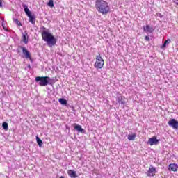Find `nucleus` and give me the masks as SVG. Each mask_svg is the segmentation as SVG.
<instances>
[{"label": "nucleus", "instance_id": "1", "mask_svg": "<svg viewBox=\"0 0 178 178\" xmlns=\"http://www.w3.org/2000/svg\"><path fill=\"white\" fill-rule=\"evenodd\" d=\"M40 30L42 31V38L44 42H47L49 47H54V45L56 44L58 39H56V38L49 32V29L45 28V26H42Z\"/></svg>", "mask_w": 178, "mask_h": 178}, {"label": "nucleus", "instance_id": "2", "mask_svg": "<svg viewBox=\"0 0 178 178\" xmlns=\"http://www.w3.org/2000/svg\"><path fill=\"white\" fill-rule=\"evenodd\" d=\"M95 8L102 15H107L111 11L109 3L104 0H97L95 2Z\"/></svg>", "mask_w": 178, "mask_h": 178}, {"label": "nucleus", "instance_id": "3", "mask_svg": "<svg viewBox=\"0 0 178 178\" xmlns=\"http://www.w3.org/2000/svg\"><path fill=\"white\" fill-rule=\"evenodd\" d=\"M22 8H24V11L29 19V22L32 24H35V15L31 14V11L29 9V6L26 4H22Z\"/></svg>", "mask_w": 178, "mask_h": 178}, {"label": "nucleus", "instance_id": "4", "mask_svg": "<svg viewBox=\"0 0 178 178\" xmlns=\"http://www.w3.org/2000/svg\"><path fill=\"white\" fill-rule=\"evenodd\" d=\"M104 65H105V61L104 60V58L101 57V54L96 56V62L94 64V67L96 69H102Z\"/></svg>", "mask_w": 178, "mask_h": 178}, {"label": "nucleus", "instance_id": "5", "mask_svg": "<svg viewBox=\"0 0 178 178\" xmlns=\"http://www.w3.org/2000/svg\"><path fill=\"white\" fill-rule=\"evenodd\" d=\"M48 80H49V78H48V76L35 77V82L38 83L40 86V87H45V86H48Z\"/></svg>", "mask_w": 178, "mask_h": 178}, {"label": "nucleus", "instance_id": "6", "mask_svg": "<svg viewBox=\"0 0 178 178\" xmlns=\"http://www.w3.org/2000/svg\"><path fill=\"white\" fill-rule=\"evenodd\" d=\"M19 49H22L23 55H24V58L26 59H31V55L30 54V51L27 50V49L23 46H19L17 50L18 54H20V51Z\"/></svg>", "mask_w": 178, "mask_h": 178}, {"label": "nucleus", "instance_id": "7", "mask_svg": "<svg viewBox=\"0 0 178 178\" xmlns=\"http://www.w3.org/2000/svg\"><path fill=\"white\" fill-rule=\"evenodd\" d=\"M156 168H155L154 166L150 165V167L149 168V170L147 172V176H148L149 177H154L155 176V174L156 173Z\"/></svg>", "mask_w": 178, "mask_h": 178}, {"label": "nucleus", "instance_id": "8", "mask_svg": "<svg viewBox=\"0 0 178 178\" xmlns=\"http://www.w3.org/2000/svg\"><path fill=\"white\" fill-rule=\"evenodd\" d=\"M147 144L149 145H158V144H159V140L157 139L155 136H153L149 138Z\"/></svg>", "mask_w": 178, "mask_h": 178}, {"label": "nucleus", "instance_id": "9", "mask_svg": "<svg viewBox=\"0 0 178 178\" xmlns=\"http://www.w3.org/2000/svg\"><path fill=\"white\" fill-rule=\"evenodd\" d=\"M168 125L172 127V129H177L178 128V121L176 120L175 118H172L168 122Z\"/></svg>", "mask_w": 178, "mask_h": 178}, {"label": "nucleus", "instance_id": "10", "mask_svg": "<svg viewBox=\"0 0 178 178\" xmlns=\"http://www.w3.org/2000/svg\"><path fill=\"white\" fill-rule=\"evenodd\" d=\"M143 31L145 33H148V34H151L152 33H154V27L149 26V25H146L143 26Z\"/></svg>", "mask_w": 178, "mask_h": 178}, {"label": "nucleus", "instance_id": "11", "mask_svg": "<svg viewBox=\"0 0 178 178\" xmlns=\"http://www.w3.org/2000/svg\"><path fill=\"white\" fill-rule=\"evenodd\" d=\"M116 102H118V104H119V105H122V106H124V104H126L124 99H123V97H122V95H120L117 96Z\"/></svg>", "mask_w": 178, "mask_h": 178}, {"label": "nucleus", "instance_id": "12", "mask_svg": "<svg viewBox=\"0 0 178 178\" xmlns=\"http://www.w3.org/2000/svg\"><path fill=\"white\" fill-rule=\"evenodd\" d=\"M74 130H76L78 133H86V130L81 127V125L76 124L74 127Z\"/></svg>", "mask_w": 178, "mask_h": 178}, {"label": "nucleus", "instance_id": "13", "mask_svg": "<svg viewBox=\"0 0 178 178\" xmlns=\"http://www.w3.org/2000/svg\"><path fill=\"white\" fill-rule=\"evenodd\" d=\"M67 175L70 176L71 178H76L77 177V175H76V171L70 170L67 171Z\"/></svg>", "mask_w": 178, "mask_h": 178}, {"label": "nucleus", "instance_id": "14", "mask_svg": "<svg viewBox=\"0 0 178 178\" xmlns=\"http://www.w3.org/2000/svg\"><path fill=\"white\" fill-rule=\"evenodd\" d=\"M169 169L170 170H172V172H177V169H178V165H177V164H175V163L170 164Z\"/></svg>", "mask_w": 178, "mask_h": 178}, {"label": "nucleus", "instance_id": "15", "mask_svg": "<svg viewBox=\"0 0 178 178\" xmlns=\"http://www.w3.org/2000/svg\"><path fill=\"white\" fill-rule=\"evenodd\" d=\"M48 79H47V81L49 86H54L55 83H56V79L55 78H50L48 76Z\"/></svg>", "mask_w": 178, "mask_h": 178}, {"label": "nucleus", "instance_id": "16", "mask_svg": "<svg viewBox=\"0 0 178 178\" xmlns=\"http://www.w3.org/2000/svg\"><path fill=\"white\" fill-rule=\"evenodd\" d=\"M22 40L24 44H29V38H27V33H23Z\"/></svg>", "mask_w": 178, "mask_h": 178}, {"label": "nucleus", "instance_id": "17", "mask_svg": "<svg viewBox=\"0 0 178 178\" xmlns=\"http://www.w3.org/2000/svg\"><path fill=\"white\" fill-rule=\"evenodd\" d=\"M136 137H137V134H133L132 135H128L127 138L129 141H134V140H136Z\"/></svg>", "mask_w": 178, "mask_h": 178}, {"label": "nucleus", "instance_id": "18", "mask_svg": "<svg viewBox=\"0 0 178 178\" xmlns=\"http://www.w3.org/2000/svg\"><path fill=\"white\" fill-rule=\"evenodd\" d=\"M58 102L61 104V105H67V100L63 99V98H60L58 99Z\"/></svg>", "mask_w": 178, "mask_h": 178}, {"label": "nucleus", "instance_id": "19", "mask_svg": "<svg viewBox=\"0 0 178 178\" xmlns=\"http://www.w3.org/2000/svg\"><path fill=\"white\" fill-rule=\"evenodd\" d=\"M2 127L6 131H8V130H9V125H8V122H3Z\"/></svg>", "mask_w": 178, "mask_h": 178}, {"label": "nucleus", "instance_id": "20", "mask_svg": "<svg viewBox=\"0 0 178 178\" xmlns=\"http://www.w3.org/2000/svg\"><path fill=\"white\" fill-rule=\"evenodd\" d=\"M170 42H171L170 39L165 40L163 44V45L161 46L162 49H163V48H166V45H168V44H170Z\"/></svg>", "mask_w": 178, "mask_h": 178}, {"label": "nucleus", "instance_id": "21", "mask_svg": "<svg viewBox=\"0 0 178 178\" xmlns=\"http://www.w3.org/2000/svg\"><path fill=\"white\" fill-rule=\"evenodd\" d=\"M36 141L39 147H42V140H41V138H40V137L36 136Z\"/></svg>", "mask_w": 178, "mask_h": 178}, {"label": "nucleus", "instance_id": "22", "mask_svg": "<svg viewBox=\"0 0 178 178\" xmlns=\"http://www.w3.org/2000/svg\"><path fill=\"white\" fill-rule=\"evenodd\" d=\"M47 5L49 8H54V0H49Z\"/></svg>", "mask_w": 178, "mask_h": 178}, {"label": "nucleus", "instance_id": "23", "mask_svg": "<svg viewBox=\"0 0 178 178\" xmlns=\"http://www.w3.org/2000/svg\"><path fill=\"white\" fill-rule=\"evenodd\" d=\"M14 22L17 26H20L22 24V23H20V21H19V19H14Z\"/></svg>", "mask_w": 178, "mask_h": 178}, {"label": "nucleus", "instance_id": "24", "mask_svg": "<svg viewBox=\"0 0 178 178\" xmlns=\"http://www.w3.org/2000/svg\"><path fill=\"white\" fill-rule=\"evenodd\" d=\"M1 26L3 29V30H5L6 31H8V30L6 29V25H5V22L4 21L2 22Z\"/></svg>", "mask_w": 178, "mask_h": 178}, {"label": "nucleus", "instance_id": "25", "mask_svg": "<svg viewBox=\"0 0 178 178\" xmlns=\"http://www.w3.org/2000/svg\"><path fill=\"white\" fill-rule=\"evenodd\" d=\"M156 16H158L159 17H161V19H162V17H163V15L162 14H161L160 13H157Z\"/></svg>", "mask_w": 178, "mask_h": 178}, {"label": "nucleus", "instance_id": "26", "mask_svg": "<svg viewBox=\"0 0 178 178\" xmlns=\"http://www.w3.org/2000/svg\"><path fill=\"white\" fill-rule=\"evenodd\" d=\"M145 41H150V39H149V36H145Z\"/></svg>", "mask_w": 178, "mask_h": 178}, {"label": "nucleus", "instance_id": "27", "mask_svg": "<svg viewBox=\"0 0 178 178\" xmlns=\"http://www.w3.org/2000/svg\"><path fill=\"white\" fill-rule=\"evenodd\" d=\"M173 2L175 5L178 6V0H173Z\"/></svg>", "mask_w": 178, "mask_h": 178}, {"label": "nucleus", "instance_id": "28", "mask_svg": "<svg viewBox=\"0 0 178 178\" xmlns=\"http://www.w3.org/2000/svg\"><path fill=\"white\" fill-rule=\"evenodd\" d=\"M2 0H0V8H2Z\"/></svg>", "mask_w": 178, "mask_h": 178}, {"label": "nucleus", "instance_id": "29", "mask_svg": "<svg viewBox=\"0 0 178 178\" xmlns=\"http://www.w3.org/2000/svg\"><path fill=\"white\" fill-rule=\"evenodd\" d=\"M31 62H33V58L31 57V59H29Z\"/></svg>", "mask_w": 178, "mask_h": 178}, {"label": "nucleus", "instance_id": "30", "mask_svg": "<svg viewBox=\"0 0 178 178\" xmlns=\"http://www.w3.org/2000/svg\"><path fill=\"white\" fill-rule=\"evenodd\" d=\"M28 67H29V69H30V67H31V66H30V64L28 65Z\"/></svg>", "mask_w": 178, "mask_h": 178}, {"label": "nucleus", "instance_id": "31", "mask_svg": "<svg viewBox=\"0 0 178 178\" xmlns=\"http://www.w3.org/2000/svg\"><path fill=\"white\" fill-rule=\"evenodd\" d=\"M60 178H65V177H63V176H61V177H60Z\"/></svg>", "mask_w": 178, "mask_h": 178}, {"label": "nucleus", "instance_id": "32", "mask_svg": "<svg viewBox=\"0 0 178 178\" xmlns=\"http://www.w3.org/2000/svg\"><path fill=\"white\" fill-rule=\"evenodd\" d=\"M47 90H49V88L47 87Z\"/></svg>", "mask_w": 178, "mask_h": 178}]
</instances>
